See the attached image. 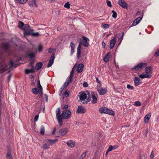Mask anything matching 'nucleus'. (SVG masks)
I'll list each match as a JSON object with an SVG mask.
<instances>
[{
	"instance_id": "1",
	"label": "nucleus",
	"mask_w": 159,
	"mask_h": 159,
	"mask_svg": "<svg viewBox=\"0 0 159 159\" xmlns=\"http://www.w3.org/2000/svg\"><path fill=\"white\" fill-rule=\"evenodd\" d=\"M82 38L84 41L83 40L80 39V41L77 47V56L78 59L80 58V56L81 54V49L82 44L85 47H88L89 45V42H88L89 41V39L84 36H82Z\"/></svg>"
},
{
	"instance_id": "2",
	"label": "nucleus",
	"mask_w": 159,
	"mask_h": 159,
	"mask_svg": "<svg viewBox=\"0 0 159 159\" xmlns=\"http://www.w3.org/2000/svg\"><path fill=\"white\" fill-rule=\"evenodd\" d=\"M147 65V63L141 62L138 64L137 66H134L131 69V70L132 71H140L143 68L145 67Z\"/></svg>"
},
{
	"instance_id": "3",
	"label": "nucleus",
	"mask_w": 159,
	"mask_h": 159,
	"mask_svg": "<svg viewBox=\"0 0 159 159\" xmlns=\"http://www.w3.org/2000/svg\"><path fill=\"white\" fill-rule=\"evenodd\" d=\"M99 111L101 114L105 113L112 116L114 115L115 114V112L114 111L106 107L100 108L99 109Z\"/></svg>"
},
{
	"instance_id": "4",
	"label": "nucleus",
	"mask_w": 159,
	"mask_h": 159,
	"mask_svg": "<svg viewBox=\"0 0 159 159\" xmlns=\"http://www.w3.org/2000/svg\"><path fill=\"white\" fill-rule=\"evenodd\" d=\"M57 139H48L46 140L45 143L43 145L42 148L44 149L49 148V146L54 144L57 141Z\"/></svg>"
},
{
	"instance_id": "5",
	"label": "nucleus",
	"mask_w": 159,
	"mask_h": 159,
	"mask_svg": "<svg viewBox=\"0 0 159 159\" xmlns=\"http://www.w3.org/2000/svg\"><path fill=\"white\" fill-rule=\"evenodd\" d=\"M71 112L70 110H65L62 111V113L60 115L65 119L70 118L71 115Z\"/></svg>"
},
{
	"instance_id": "6",
	"label": "nucleus",
	"mask_w": 159,
	"mask_h": 159,
	"mask_svg": "<svg viewBox=\"0 0 159 159\" xmlns=\"http://www.w3.org/2000/svg\"><path fill=\"white\" fill-rule=\"evenodd\" d=\"M97 90L99 94L101 95L105 94L107 92V89L106 88H103L102 87V85H98L97 86Z\"/></svg>"
},
{
	"instance_id": "7",
	"label": "nucleus",
	"mask_w": 159,
	"mask_h": 159,
	"mask_svg": "<svg viewBox=\"0 0 159 159\" xmlns=\"http://www.w3.org/2000/svg\"><path fill=\"white\" fill-rule=\"evenodd\" d=\"M35 56V53L34 52H33L31 53L27 52L25 53V58H29L30 60L34 58Z\"/></svg>"
},
{
	"instance_id": "8",
	"label": "nucleus",
	"mask_w": 159,
	"mask_h": 159,
	"mask_svg": "<svg viewBox=\"0 0 159 159\" xmlns=\"http://www.w3.org/2000/svg\"><path fill=\"white\" fill-rule=\"evenodd\" d=\"M86 111V109L83 106H79L78 107L77 110L76 111L77 113L83 114L85 113Z\"/></svg>"
},
{
	"instance_id": "9",
	"label": "nucleus",
	"mask_w": 159,
	"mask_h": 159,
	"mask_svg": "<svg viewBox=\"0 0 159 159\" xmlns=\"http://www.w3.org/2000/svg\"><path fill=\"white\" fill-rule=\"evenodd\" d=\"M118 4L123 8L125 9L128 8V4L124 1L122 0H119L118 2Z\"/></svg>"
},
{
	"instance_id": "10",
	"label": "nucleus",
	"mask_w": 159,
	"mask_h": 159,
	"mask_svg": "<svg viewBox=\"0 0 159 159\" xmlns=\"http://www.w3.org/2000/svg\"><path fill=\"white\" fill-rule=\"evenodd\" d=\"M117 34H116L114 35V37L111 40L110 42V48L111 49H112L113 48L115 43H116V38L117 36Z\"/></svg>"
},
{
	"instance_id": "11",
	"label": "nucleus",
	"mask_w": 159,
	"mask_h": 159,
	"mask_svg": "<svg viewBox=\"0 0 159 159\" xmlns=\"http://www.w3.org/2000/svg\"><path fill=\"white\" fill-rule=\"evenodd\" d=\"M55 57L54 54L53 53L50 59V60L49 61L48 64L47 65V67L48 68L49 67L52 66L54 62Z\"/></svg>"
},
{
	"instance_id": "12",
	"label": "nucleus",
	"mask_w": 159,
	"mask_h": 159,
	"mask_svg": "<svg viewBox=\"0 0 159 159\" xmlns=\"http://www.w3.org/2000/svg\"><path fill=\"white\" fill-rule=\"evenodd\" d=\"M25 34L27 35L28 36L31 35L34 37H38L39 35V32L34 33V30L33 29L30 30V32H27Z\"/></svg>"
},
{
	"instance_id": "13",
	"label": "nucleus",
	"mask_w": 159,
	"mask_h": 159,
	"mask_svg": "<svg viewBox=\"0 0 159 159\" xmlns=\"http://www.w3.org/2000/svg\"><path fill=\"white\" fill-rule=\"evenodd\" d=\"M30 26L27 24L25 25L23 27V29L22 30H24V34L25 36H28L27 35L25 34L26 32H30Z\"/></svg>"
},
{
	"instance_id": "14",
	"label": "nucleus",
	"mask_w": 159,
	"mask_h": 159,
	"mask_svg": "<svg viewBox=\"0 0 159 159\" xmlns=\"http://www.w3.org/2000/svg\"><path fill=\"white\" fill-rule=\"evenodd\" d=\"M143 17V15L142 16H140L135 19L131 25V26H135L137 25L142 20Z\"/></svg>"
},
{
	"instance_id": "15",
	"label": "nucleus",
	"mask_w": 159,
	"mask_h": 159,
	"mask_svg": "<svg viewBox=\"0 0 159 159\" xmlns=\"http://www.w3.org/2000/svg\"><path fill=\"white\" fill-rule=\"evenodd\" d=\"M139 77L142 79H143L145 78H150L152 75H151L148 74L144 72L143 73L139 75Z\"/></svg>"
},
{
	"instance_id": "16",
	"label": "nucleus",
	"mask_w": 159,
	"mask_h": 159,
	"mask_svg": "<svg viewBox=\"0 0 159 159\" xmlns=\"http://www.w3.org/2000/svg\"><path fill=\"white\" fill-rule=\"evenodd\" d=\"M2 47L5 50V52L9 51V45L8 43H4L2 44Z\"/></svg>"
},
{
	"instance_id": "17",
	"label": "nucleus",
	"mask_w": 159,
	"mask_h": 159,
	"mask_svg": "<svg viewBox=\"0 0 159 159\" xmlns=\"http://www.w3.org/2000/svg\"><path fill=\"white\" fill-rule=\"evenodd\" d=\"M80 99L81 101H84L87 98L86 93L84 92H81L79 93Z\"/></svg>"
},
{
	"instance_id": "18",
	"label": "nucleus",
	"mask_w": 159,
	"mask_h": 159,
	"mask_svg": "<svg viewBox=\"0 0 159 159\" xmlns=\"http://www.w3.org/2000/svg\"><path fill=\"white\" fill-rule=\"evenodd\" d=\"M18 59H16L14 61L13 60H11L10 61L9 64L10 65V67H14V68H16L17 66V65L16 64H15V65H14V62H19V59L18 58H17Z\"/></svg>"
},
{
	"instance_id": "19",
	"label": "nucleus",
	"mask_w": 159,
	"mask_h": 159,
	"mask_svg": "<svg viewBox=\"0 0 159 159\" xmlns=\"http://www.w3.org/2000/svg\"><path fill=\"white\" fill-rule=\"evenodd\" d=\"M7 67V65L4 63L0 64V67L1 68L0 69V73L4 72Z\"/></svg>"
},
{
	"instance_id": "20",
	"label": "nucleus",
	"mask_w": 159,
	"mask_h": 159,
	"mask_svg": "<svg viewBox=\"0 0 159 159\" xmlns=\"http://www.w3.org/2000/svg\"><path fill=\"white\" fill-rule=\"evenodd\" d=\"M75 69V67L74 66L72 68L71 70L70 74V75L69 76V79H70V82H72V79L73 77V74H74V72Z\"/></svg>"
},
{
	"instance_id": "21",
	"label": "nucleus",
	"mask_w": 159,
	"mask_h": 159,
	"mask_svg": "<svg viewBox=\"0 0 159 159\" xmlns=\"http://www.w3.org/2000/svg\"><path fill=\"white\" fill-rule=\"evenodd\" d=\"M84 65L82 63L79 64L77 68V71L78 73H80L82 72L83 68H84Z\"/></svg>"
},
{
	"instance_id": "22",
	"label": "nucleus",
	"mask_w": 159,
	"mask_h": 159,
	"mask_svg": "<svg viewBox=\"0 0 159 159\" xmlns=\"http://www.w3.org/2000/svg\"><path fill=\"white\" fill-rule=\"evenodd\" d=\"M68 130L67 129L63 128L59 131V133L60 135H63L66 134Z\"/></svg>"
},
{
	"instance_id": "23",
	"label": "nucleus",
	"mask_w": 159,
	"mask_h": 159,
	"mask_svg": "<svg viewBox=\"0 0 159 159\" xmlns=\"http://www.w3.org/2000/svg\"><path fill=\"white\" fill-rule=\"evenodd\" d=\"M140 79L138 77H135L134 79V85L136 86H138L141 84V83L140 82Z\"/></svg>"
},
{
	"instance_id": "24",
	"label": "nucleus",
	"mask_w": 159,
	"mask_h": 159,
	"mask_svg": "<svg viewBox=\"0 0 159 159\" xmlns=\"http://www.w3.org/2000/svg\"><path fill=\"white\" fill-rule=\"evenodd\" d=\"M36 0H32L29 2V5L30 7H33V5H34V6L37 7H38V5L36 3Z\"/></svg>"
},
{
	"instance_id": "25",
	"label": "nucleus",
	"mask_w": 159,
	"mask_h": 159,
	"mask_svg": "<svg viewBox=\"0 0 159 159\" xmlns=\"http://www.w3.org/2000/svg\"><path fill=\"white\" fill-rule=\"evenodd\" d=\"M35 72V70L34 68H33V67L31 68L30 69H28L25 70V72L26 74H28L30 73H34Z\"/></svg>"
},
{
	"instance_id": "26",
	"label": "nucleus",
	"mask_w": 159,
	"mask_h": 159,
	"mask_svg": "<svg viewBox=\"0 0 159 159\" xmlns=\"http://www.w3.org/2000/svg\"><path fill=\"white\" fill-rule=\"evenodd\" d=\"M152 67L151 66H148L146 67L145 69V72L148 74L151 73L152 72Z\"/></svg>"
},
{
	"instance_id": "27",
	"label": "nucleus",
	"mask_w": 159,
	"mask_h": 159,
	"mask_svg": "<svg viewBox=\"0 0 159 159\" xmlns=\"http://www.w3.org/2000/svg\"><path fill=\"white\" fill-rule=\"evenodd\" d=\"M6 157L8 158L12 159V157L11 154V149L10 147H8Z\"/></svg>"
},
{
	"instance_id": "28",
	"label": "nucleus",
	"mask_w": 159,
	"mask_h": 159,
	"mask_svg": "<svg viewBox=\"0 0 159 159\" xmlns=\"http://www.w3.org/2000/svg\"><path fill=\"white\" fill-rule=\"evenodd\" d=\"M43 65V63L42 62L37 63L35 66V69L37 70H39L42 67Z\"/></svg>"
},
{
	"instance_id": "29",
	"label": "nucleus",
	"mask_w": 159,
	"mask_h": 159,
	"mask_svg": "<svg viewBox=\"0 0 159 159\" xmlns=\"http://www.w3.org/2000/svg\"><path fill=\"white\" fill-rule=\"evenodd\" d=\"M91 95H92V103H93V104H95L97 102V98L96 97V96L94 95L93 93H92Z\"/></svg>"
},
{
	"instance_id": "30",
	"label": "nucleus",
	"mask_w": 159,
	"mask_h": 159,
	"mask_svg": "<svg viewBox=\"0 0 159 159\" xmlns=\"http://www.w3.org/2000/svg\"><path fill=\"white\" fill-rule=\"evenodd\" d=\"M57 120L58 121L59 125L60 126H61L63 125V121L62 120V119H64L63 117L60 115V116L58 117H57Z\"/></svg>"
},
{
	"instance_id": "31",
	"label": "nucleus",
	"mask_w": 159,
	"mask_h": 159,
	"mask_svg": "<svg viewBox=\"0 0 159 159\" xmlns=\"http://www.w3.org/2000/svg\"><path fill=\"white\" fill-rule=\"evenodd\" d=\"M70 46L71 48V54L72 55L74 52V50L75 48V45L73 42H71L70 44Z\"/></svg>"
},
{
	"instance_id": "32",
	"label": "nucleus",
	"mask_w": 159,
	"mask_h": 159,
	"mask_svg": "<svg viewBox=\"0 0 159 159\" xmlns=\"http://www.w3.org/2000/svg\"><path fill=\"white\" fill-rule=\"evenodd\" d=\"M124 33H119V36L118 37V38L119 40H120V42L119 44L118 45V46L120 45V44L123 39L124 36Z\"/></svg>"
},
{
	"instance_id": "33",
	"label": "nucleus",
	"mask_w": 159,
	"mask_h": 159,
	"mask_svg": "<svg viewBox=\"0 0 159 159\" xmlns=\"http://www.w3.org/2000/svg\"><path fill=\"white\" fill-rule=\"evenodd\" d=\"M72 82H70V79H69V77L66 80V81L65 82L63 85L62 86V87H64V89L67 86H68L70 83H71Z\"/></svg>"
},
{
	"instance_id": "34",
	"label": "nucleus",
	"mask_w": 159,
	"mask_h": 159,
	"mask_svg": "<svg viewBox=\"0 0 159 159\" xmlns=\"http://www.w3.org/2000/svg\"><path fill=\"white\" fill-rule=\"evenodd\" d=\"M75 143V142L74 141L69 140L67 142V144L69 147L72 148L74 146Z\"/></svg>"
},
{
	"instance_id": "35",
	"label": "nucleus",
	"mask_w": 159,
	"mask_h": 159,
	"mask_svg": "<svg viewBox=\"0 0 159 159\" xmlns=\"http://www.w3.org/2000/svg\"><path fill=\"white\" fill-rule=\"evenodd\" d=\"M24 25L25 24L23 22L19 21L18 25V26L20 29L22 30V29H23Z\"/></svg>"
},
{
	"instance_id": "36",
	"label": "nucleus",
	"mask_w": 159,
	"mask_h": 159,
	"mask_svg": "<svg viewBox=\"0 0 159 159\" xmlns=\"http://www.w3.org/2000/svg\"><path fill=\"white\" fill-rule=\"evenodd\" d=\"M118 147V146L117 145H115L114 146H112L111 145H110L109 146L108 148V150L110 151H111L112 150H114L116 149Z\"/></svg>"
},
{
	"instance_id": "37",
	"label": "nucleus",
	"mask_w": 159,
	"mask_h": 159,
	"mask_svg": "<svg viewBox=\"0 0 159 159\" xmlns=\"http://www.w3.org/2000/svg\"><path fill=\"white\" fill-rule=\"evenodd\" d=\"M32 91L34 94H37L39 93V90L37 88H34L32 89Z\"/></svg>"
},
{
	"instance_id": "38",
	"label": "nucleus",
	"mask_w": 159,
	"mask_h": 159,
	"mask_svg": "<svg viewBox=\"0 0 159 159\" xmlns=\"http://www.w3.org/2000/svg\"><path fill=\"white\" fill-rule=\"evenodd\" d=\"M45 127L43 125H42L41 126L40 128V133L41 135H43L44 134Z\"/></svg>"
},
{
	"instance_id": "39",
	"label": "nucleus",
	"mask_w": 159,
	"mask_h": 159,
	"mask_svg": "<svg viewBox=\"0 0 159 159\" xmlns=\"http://www.w3.org/2000/svg\"><path fill=\"white\" fill-rule=\"evenodd\" d=\"M70 92L68 90H66L65 91L62 95L65 97H68L69 96Z\"/></svg>"
},
{
	"instance_id": "40",
	"label": "nucleus",
	"mask_w": 159,
	"mask_h": 159,
	"mask_svg": "<svg viewBox=\"0 0 159 159\" xmlns=\"http://www.w3.org/2000/svg\"><path fill=\"white\" fill-rule=\"evenodd\" d=\"M151 114L150 113H149L148 114H147V115H146L144 118L145 121V122L146 119H147V122H148V120L151 117Z\"/></svg>"
},
{
	"instance_id": "41",
	"label": "nucleus",
	"mask_w": 159,
	"mask_h": 159,
	"mask_svg": "<svg viewBox=\"0 0 159 159\" xmlns=\"http://www.w3.org/2000/svg\"><path fill=\"white\" fill-rule=\"evenodd\" d=\"M112 17L114 18H116L117 17V13L115 11L112 10Z\"/></svg>"
},
{
	"instance_id": "42",
	"label": "nucleus",
	"mask_w": 159,
	"mask_h": 159,
	"mask_svg": "<svg viewBox=\"0 0 159 159\" xmlns=\"http://www.w3.org/2000/svg\"><path fill=\"white\" fill-rule=\"evenodd\" d=\"M61 113V111L59 108H58L57 111H56L57 118L60 116V114Z\"/></svg>"
},
{
	"instance_id": "43",
	"label": "nucleus",
	"mask_w": 159,
	"mask_h": 159,
	"mask_svg": "<svg viewBox=\"0 0 159 159\" xmlns=\"http://www.w3.org/2000/svg\"><path fill=\"white\" fill-rule=\"evenodd\" d=\"M27 0H16L17 2L21 3V4H24L25 3Z\"/></svg>"
},
{
	"instance_id": "44",
	"label": "nucleus",
	"mask_w": 159,
	"mask_h": 159,
	"mask_svg": "<svg viewBox=\"0 0 159 159\" xmlns=\"http://www.w3.org/2000/svg\"><path fill=\"white\" fill-rule=\"evenodd\" d=\"M43 49V46L41 44H39V45L38 50L39 52H40L42 51Z\"/></svg>"
},
{
	"instance_id": "45",
	"label": "nucleus",
	"mask_w": 159,
	"mask_h": 159,
	"mask_svg": "<svg viewBox=\"0 0 159 159\" xmlns=\"http://www.w3.org/2000/svg\"><path fill=\"white\" fill-rule=\"evenodd\" d=\"M103 60L105 62H107L109 60V57H107L105 56L103 58Z\"/></svg>"
},
{
	"instance_id": "46",
	"label": "nucleus",
	"mask_w": 159,
	"mask_h": 159,
	"mask_svg": "<svg viewBox=\"0 0 159 159\" xmlns=\"http://www.w3.org/2000/svg\"><path fill=\"white\" fill-rule=\"evenodd\" d=\"M64 7L67 9H69L70 8V5L68 2L66 3L65 5H64Z\"/></svg>"
},
{
	"instance_id": "47",
	"label": "nucleus",
	"mask_w": 159,
	"mask_h": 159,
	"mask_svg": "<svg viewBox=\"0 0 159 159\" xmlns=\"http://www.w3.org/2000/svg\"><path fill=\"white\" fill-rule=\"evenodd\" d=\"M64 89V87H61V88L60 89L59 91V95H60V96L62 94V93Z\"/></svg>"
},
{
	"instance_id": "48",
	"label": "nucleus",
	"mask_w": 159,
	"mask_h": 159,
	"mask_svg": "<svg viewBox=\"0 0 159 159\" xmlns=\"http://www.w3.org/2000/svg\"><path fill=\"white\" fill-rule=\"evenodd\" d=\"M154 157V153H153V151H152L151 152V154L150 156V159H153Z\"/></svg>"
},
{
	"instance_id": "49",
	"label": "nucleus",
	"mask_w": 159,
	"mask_h": 159,
	"mask_svg": "<svg viewBox=\"0 0 159 159\" xmlns=\"http://www.w3.org/2000/svg\"><path fill=\"white\" fill-rule=\"evenodd\" d=\"M103 26L104 27V28L105 29H108L109 27V26L108 24H102Z\"/></svg>"
},
{
	"instance_id": "50",
	"label": "nucleus",
	"mask_w": 159,
	"mask_h": 159,
	"mask_svg": "<svg viewBox=\"0 0 159 159\" xmlns=\"http://www.w3.org/2000/svg\"><path fill=\"white\" fill-rule=\"evenodd\" d=\"M106 2L107 3V5L109 7H112V6L110 1L107 0L106 1Z\"/></svg>"
},
{
	"instance_id": "51",
	"label": "nucleus",
	"mask_w": 159,
	"mask_h": 159,
	"mask_svg": "<svg viewBox=\"0 0 159 159\" xmlns=\"http://www.w3.org/2000/svg\"><path fill=\"white\" fill-rule=\"evenodd\" d=\"M141 105V103L140 102L137 101L135 102V105L136 106H140Z\"/></svg>"
},
{
	"instance_id": "52",
	"label": "nucleus",
	"mask_w": 159,
	"mask_h": 159,
	"mask_svg": "<svg viewBox=\"0 0 159 159\" xmlns=\"http://www.w3.org/2000/svg\"><path fill=\"white\" fill-rule=\"evenodd\" d=\"M34 60H32L30 62L29 65L31 66V67H33V68H34V66L33 65L34 63Z\"/></svg>"
},
{
	"instance_id": "53",
	"label": "nucleus",
	"mask_w": 159,
	"mask_h": 159,
	"mask_svg": "<svg viewBox=\"0 0 159 159\" xmlns=\"http://www.w3.org/2000/svg\"><path fill=\"white\" fill-rule=\"evenodd\" d=\"M127 88L128 89H130L131 90H133L134 89V87L133 86H131L129 84L127 85Z\"/></svg>"
},
{
	"instance_id": "54",
	"label": "nucleus",
	"mask_w": 159,
	"mask_h": 159,
	"mask_svg": "<svg viewBox=\"0 0 159 159\" xmlns=\"http://www.w3.org/2000/svg\"><path fill=\"white\" fill-rule=\"evenodd\" d=\"M86 99L87 100V101H85L84 103H87L88 102H90L91 101V97H87L86 98Z\"/></svg>"
},
{
	"instance_id": "55",
	"label": "nucleus",
	"mask_w": 159,
	"mask_h": 159,
	"mask_svg": "<svg viewBox=\"0 0 159 159\" xmlns=\"http://www.w3.org/2000/svg\"><path fill=\"white\" fill-rule=\"evenodd\" d=\"M39 117V114L36 115L34 118V121L35 122L37 121Z\"/></svg>"
},
{
	"instance_id": "56",
	"label": "nucleus",
	"mask_w": 159,
	"mask_h": 159,
	"mask_svg": "<svg viewBox=\"0 0 159 159\" xmlns=\"http://www.w3.org/2000/svg\"><path fill=\"white\" fill-rule=\"evenodd\" d=\"M83 85L84 87L86 88L88 87V84L86 82H84L83 83Z\"/></svg>"
},
{
	"instance_id": "57",
	"label": "nucleus",
	"mask_w": 159,
	"mask_h": 159,
	"mask_svg": "<svg viewBox=\"0 0 159 159\" xmlns=\"http://www.w3.org/2000/svg\"><path fill=\"white\" fill-rule=\"evenodd\" d=\"M159 56V50H157L155 53L154 56L157 57Z\"/></svg>"
},
{
	"instance_id": "58",
	"label": "nucleus",
	"mask_w": 159,
	"mask_h": 159,
	"mask_svg": "<svg viewBox=\"0 0 159 159\" xmlns=\"http://www.w3.org/2000/svg\"><path fill=\"white\" fill-rule=\"evenodd\" d=\"M37 84H38V88H39L41 87H42V86L40 84V81L39 80V79L37 81Z\"/></svg>"
},
{
	"instance_id": "59",
	"label": "nucleus",
	"mask_w": 159,
	"mask_h": 159,
	"mask_svg": "<svg viewBox=\"0 0 159 159\" xmlns=\"http://www.w3.org/2000/svg\"><path fill=\"white\" fill-rule=\"evenodd\" d=\"M12 76V74H10L8 76L7 78V82H9L10 81V80Z\"/></svg>"
},
{
	"instance_id": "60",
	"label": "nucleus",
	"mask_w": 159,
	"mask_h": 159,
	"mask_svg": "<svg viewBox=\"0 0 159 159\" xmlns=\"http://www.w3.org/2000/svg\"><path fill=\"white\" fill-rule=\"evenodd\" d=\"M96 82L99 84V85H102V84L101 83V82L98 79V77L96 78Z\"/></svg>"
},
{
	"instance_id": "61",
	"label": "nucleus",
	"mask_w": 159,
	"mask_h": 159,
	"mask_svg": "<svg viewBox=\"0 0 159 159\" xmlns=\"http://www.w3.org/2000/svg\"><path fill=\"white\" fill-rule=\"evenodd\" d=\"M86 156V152H84L81 156L80 158L82 159L83 158Z\"/></svg>"
},
{
	"instance_id": "62",
	"label": "nucleus",
	"mask_w": 159,
	"mask_h": 159,
	"mask_svg": "<svg viewBox=\"0 0 159 159\" xmlns=\"http://www.w3.org/2000/svg\"><path fill=\"white\" fill-rule=\"evenodd\" d=\"M85 93L86 95V96L87 97H90V94L89 92L88 91H85Z\"/></svg>"
},
{
	"instance_id": "63",
	"label": "nucleus",
	"mask_w": 159,
	"mask_h": 159,
	"mask_svg": "<svg viewBox=\"0 0 159 159\" xmlns=\"http://www.w3.org/2000/svg\"><path fill=\"white\" fill-rule=\"evenodd\" d=\"M102 48H104L106 46V44H105V42H104L103 41H102Z\"/></svg>"
},
{
	"instance_id": "64",
	"label": "nucleus",
	"mask_w": 159,
	"mask_h": 159,
	"mask_svg": "<svg viewBox=\"0 0 159 159\" xmlns=\"http://www.w3.org/2000/svg\"><path fill=\"white\" fill-rule=\"evenodd\" d=\"M54 50V49L53 48H50L49 49L48 52L49 53H52V51Z\"/></svg>"
}]
</instances>
